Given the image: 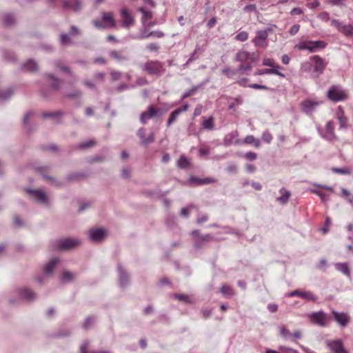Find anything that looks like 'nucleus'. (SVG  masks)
<instances>
[{
	"label": "nucleus",
	"mask_w": 353,
	"mask_h": 353,
	"mask_svg": "<svg viewBox=\"0 0 353 353\" xmlns=\"http://www.w3.org/2000/svg\"><path fill=\"white\" fill-rule=\"evenodd\" d=\"M96 144L95 141H93V140H90V141H85L83 143H81L80 145H79V148H90V147H92L94 146V145Z\"/></svg>",
	"instance_id": "nucleus-51"
},
{
	"label": "nucleus",
	"mask_w": 353,
	"mask_h": 353,
	"mask_svg": "<svg viewBox=\"0 0 353 353\" xmlns=\"http://www.w3.org/2000/svg\"><path fill=\"white\" fill-rule=\"evenodd\" d=\"M310 321L321 327L327 326L330 323V317L323 311L312 312L307 315Z\"/></svg>",
	"instance_id": "nucleus-5"
},
{
	"label": "nucleus",
	"mask_w": 353,
	"mask_h": 353,
	"mask_svg": "<svg viewBox=\"0 0 353 353\" xmlns=\"http://www.w3.org/2000/svg\"><path fill=\"white\" fill-rule=\"evenodd\" d=\"M314 63V70L319 74H321L325 70L327 62L319 55H314L310 57Z\"/></svg>",
	"instance_id": "nucleus-11"
},
{
	"label": "nucleus",
	"mask_w": 353,
	"mask_h": 353,
	"mask_svg": "<svg viewBox=\"0 0 353 353\" xmlns=\"http://www.w3.org/2000/svg\"><path fill=\"white\" fill-rule=\"evenodd\" d=\"M302 292L303 291H301L300 290H295L290 292L288 294V296L289 297L298 296V297L301 298Z\"/></svg>",
	"instance_id": "nucleus-58"
},
{
	"label": "nucleus",
	"mask_w": 353,
	"mask_h": 353,
	"mask_svg": "<svg viewBox=\"0 0 353 353\" xmlns=\"http://www.w3.org/2000/svg\"><path fill=\"white\" fill-rule=\"evenodd\" d=\"M262 139L265 143H270L273 139V137L270 132L265 131L262 134Z\"/></svg>",
	"instance_id": "nucleus-45"
},
{
	"label": "nucleus",
	"mask_w": 353,
	"mask_h": 353,
	"mask_svg": "<svg viewBox=\"0 0 353 353\" xmlns=\"http://www.w3.org/2000/svg\"><path fill=\"white\" fill-rule=\"evenodd\" d=\"M63 7L77 11L81 8V2L79 0H66L63 3Z\"/></svg>",
	"instance_id": "nucleus-22"
},
{
	"label": "nucleus",
	"mask_w": 353,
	"mask_h": 353,
	"mask_svg": "<svg viewBox=\"0 0 353 353\" xmlns=\"http://www.w3.org/2000/svg\"><path fill=\"white\" fill-rule=\"evenodd\" d=\"M267 39V31L258 30L256 32V37L253 38L252 42L256 47L265 48L268 45Z\"/></svg>",
	"instance_id": "nucleus-7"
},
{
	"label": "nucleus",
	"mask_w": 353,
	"mask_h": 353,
	"mask_svg": "<svg viewBox=\"0 0 353 353\" xmlns=\"http://www.w3.org/2000/svg\"><path fill=\"white\" fill-rule=\"evenodd\" d=\"M101 16V20L99 19L92 20V24L95 28L101 30L116 27L117 22L112 12H102Z\"/></svg>",
	"instance_id": "nucleus-2"
},
{
	"label": "nucleus",
	"mask_w": 353,
	"mask_h": 353,
	"mask_svg": "<svg viewBox=\"0 0 353 353\" xmlns=\"http://www.w3.org/2000/svg\"><path fill=\"white\" fill-rule=\"evenodd\" d=\"M88 343H84L80 347L81 353H88Z\"/></svg>",
	"instance_id": "nucleus-64"
},
{
	"label": "nucleus",
	"mask_w": 353,
	"mask_h": 353,
	"mask_svg": "<svg viewBox=\"0 0 353 353\" xmlns=\"http://www.w3.org/2000/svg\"><path fill=\"white\" fill-rule=\"evenodd\" d=\"M263 74H276L281 77H284L285 75L279 72L276 68L270 69H259L254 72V75H263Z\"/></svg>",
	"instance_id": "nucleus-23"
},
{
	"label": "nucleus",
	"mask_w": 353,
	"mask_h": 353,
	"mask_svg": "<svg viewBox=\"0 0 353 353\" xmlns=\"http://www.w3.org/2000/svg\"><path fill=\"white\" fill-rule=\"evenodd\" d=\"M188 108L189 105L188 104H185L172 112L167 121V127H170L174 122L177 120L179 114L182 112H186Z\"/></svg>",
	"instance_id": "nucleus-15"
},
{
	"label": "nucleus",
	"mask_w": 353,
	"mask_h": 353,
	"mask_svg": "<svg viewBox=\"0 0 353 353\" xmlns=\"http://www.w3.org/2000/svg\"><path fill=\"white\" fill-rule=\"evenodd\" d=\"M338 119L339 121L340 125L341 128H344L346 126L347 119L344 116L343 111L341 107H339L338 112H337Z\"/></svg>",
	"instance_id": "nucleus-35"
},
{
	"label": "nucleus",
	"mask_w": 353,
	"mask_h": 353,
	"mask_svg": "<svg viewBox=\"0 0 353 353\" xmlns=\"http://www.w3.org/2000/svg\"><path fill=\"white\" fill-rule=\"evenodd\" d=\"M250 88H254V89H259V90H267L268 88L265 85H259L257 83H253L249 85Z\"/></svg>",
	"instance_id": "nucleus-62"
},
{
	"label": "nucleus",
	"mask_w": 353,
	"mask_h": 353,
	"mask_svg": "<svg viewBox=\"0 0 353 353\" xmlns=\"http://www.w3.org/2000/svg\"><path fill=\"white\" fill-rule=\"evenodd\" d=\"M222 73L229 78H232L236 74V71L231 68H225L222 70Z\"/></svg>",
	"instance_id": "nucleus-47"
},
{
	"label": "nucleus",
	"mask_w": 353,
	"mask_h": 353,
	"mask_svg": "<svg viewBox=\"0 0 353 353\" xmlns=\"http://www.w3.org/2000/svg\"><path fill=\"white\" fill-rule=\"evenodd\" d=\"M105 235V231L103 229L92 230L90 232V239L92 241H99Z\"/></svg>",
	"instance_id": "nucleus-25"
},
{
	"label": "nucleus",
	"mask_w": 353,
	"mask_h": 353,
	"mask_svg": "<svg viewBox=\"0 0 353 353\" xmlns=\"http://www.w3.org/2000/svg\"><path fill=\"white\" fill-rule=\"evenodd\" d=\"M241 143L244 144L254 145V146L256 148H259L261 145L259 140L255 139L252 135L246 136L242 141L237 139L234 141V143L236 144H240Z\"/></svg>",
	"instance_id": "nucleus-20"
},
{
	"label": "nucleus",
	"mask_w": 353,
	"mask_h": 353,
	"mask_svg": "<svg viewBox=\"0 0 353 353\" xmlns=\"http://www.w3.org/2000/svg\"><path fill=\"white\" fill-rule=\"evenodd\" d=\"M235 136L233 134H229L225 136L224 141L227 144H231Z\"/></svg>",
	"instance_id": "nucleus-61"
},
{
	"label": "nucleus",
	"mask_w": 353,
	"mask_h": 353,
	"mask_svg": "<svg viewBox=\"0 0 353 353\" xmlns=\"http://www.w3.org/2000/svg\"><path fill=\"white\" fill-rule=\"evenodd\" d=\"M20 294L23 298L27 300H32L36 296V294L34 292L26 288L22 289L20 292Z\"/></svg>",
	"instance_id": "nucleus-33"
},
{
	"label": "nucleus",
	"mask_w": 353,
	"mask_h": 353,
	"mask_svg": "<svg viewBox=\"0 0 353 353\" xmlns=\"http://www.w3.org/2000/svg\"><path fill=\"white\" fill-rule=\"evenodd\" d=\"M279 350L284 353H299L297 350L285 346H280Z\"/></svg>",
	"instance_id": "nucleus-52"
},
{
	"label": "nucleus",
	"mask_w": 353,
	"mask_h": 353,
	"mask_svg": "<svg viewBox=\"0 0 353 353\" xmlns=\"http://www.w3.org/2000/svg\"><path fill=\"white\" fill-rule=\"evenodd\" d=\"M312 192L318 195L323 201L328 200V196L325 193L317 190H313Z\"/></svg>",
	"instance_id": "nucleus-48"
},
{
	"label": "nucleus",
	"mask_w": 353,
	"mask_h": 353,
	"mask_svg": "<svg viewBox=\"0 0 353 353\" xmlns=\"http://www.w3.org/2000/svg\"><path fill=\"white\" fill-rule=\"evenodd\" d=\"M47 81L50 84L51 89L53 90H57L61 83L60 79H56L51 74L47 75Z\"/></svg>",
	"instance_id": "nucleus-27"
},
{
	"label": "nucleus",
	"mask_w": 353,
	"mask_h": 353,
	"mask_svg": "<svg viewBox=\"0 0 353 353\" xmlns=\"http://www.w3.org/2000/svg\"><path fill=\"white\" fill-rule=\"evenodd\" d=\"M326 47V43L323 41H303L295 46V48L299 50H308L310 52H314L318 49H323Z\"/></svg>",
	"instance_id": "nucleus-4"
},
{
	"label": "nucleus",
	"mask_w": 353,
	"mask_h": 353,
	"mask_svg": "<svg viewBox=\"0 0 353 353\" xmlns=\"http://www.w3.org/2000/svg\"><path fill=\"white\" fill-rule=\"evenodd\" d=\"M299 28H300V26L299 24L293 25L291 27L289 32L291 35H294L299 32Z\"/></svg>",
	"instance_id": "nucleus-57"
},
{
	"label": "nucleus",
	"mask_w": 353,
	"mask_h": 353,
	"mask_svg": "<svg viewBox=\"0 0 353 353\" xmlns=\"http://www.w3.org/2000/svg\"><path fill=\"white\" fill-rule=\"evenodd\" d=\"M220 292L223 295L229 296H232L235 294L232 288L230 285L226 284H224L221 286V288H220Z\"/></svg>",
	"instance_id": "nucleus-31"
},
{
	"label": "nucleus",
	"mask_w": 353,
	"mask_h": 353,
	"mask_svg": "<svg viewBox=\"0 0 353 353\" xmlns=\"http://www.w3.org/2000/svg\"><path fill=\"white\" fill-rule=\"evenodd\" d=\"M139 10L142 13V14H143V20L146 21V20H149V19H152V12L151 11L146 10H145L143 8H140Z\"/></svg>",
	"instance_id": "nucleus-43"
},
{
	"label": "nucleus",
	"mask_w": 353,
	"mask_h": 353,
	"mask_svg": "<svg viewBox=\"0 0 353 353\" xmlns=\"http://www.w3.org/2000/svg\"><path fill=\"white\" fill-rule=\"evenodd\" d=\"M174 297L177 299L179 301L188 303L192 304L194 303V300L188 294H174Z\"/></svg>",
	"instance_id": "nucleus-32"
},
{
	"label": "nucleus",
	"mask_w": 353,
	"mask_h": 353,
	"mask_svg": "<svg viewBox=\"0 0 353 353\" xmlns=\"http://www.w3.org/2000/svg\"><path fill=\"white\" fill-rule=\"evenodd\" d=\"M256 154L253 152H249L245 154L244 157L250 161H252L256 159Z\"/></svg>",
	"instance_id": "nucleus-54"
},
{
	"label": "nucleus",
	"mask_w": 353,
	"mask_h": 353,
	"mask_svg": "<svg viewBox=\"0 0 353 353\" xmlns=\"http://www.w3.org/2000/svg\"><path fill=\"white\" fill-rule=\"evenodd\" d=\"M268 309L270 312H276L278 310V306L276 304H269L268 305Z\"/></svg>",
	"instance_id": "nucleus-63"
},
{
	"label": "nucleus",
	"mask_w": 353,
	"mask_h": 353,
	"mask_svg": "<svg viewBox=\"0 0 353 353\" xmlns=\"http://www.w3.org/2000/svg\"><path fill=\"white\" fill-rule=\"evenodd\" d=\"M192 236L196 238L194 241V245L196 248H201L206 243L210 242L212 237L210 234L199 235V230H193L191 232Z\"/></svg>",
	"instance_id": "nucleus-9"
},
{
	"label": "nucleus",
	"mask_w": 353,
	"mask_h": 353,
	"mask_svg": "<svg viewBox=\"0 0 353 353\" xmlns=\"http://www.w3.org/2000/svg\"><path fill=\"white\" fill-rule=\"evenodd\" d=\"M280 335L283 339L290 338L292 336V333L290 330L284 325H282L279 328Z\"/></svg>",
	"instance_id": "nucleus-40"
},
{
	"label": "nucleus",
	"mask_w": 353,
	"mask_h": 353,
	"mask_svg": "<svg viewBox=\"0 0 353 353\" xmlns=\"http://www.w3.org/2000/svg\"><path fill=\"white\" fill-rule=\"evenodd\" d=\"M235 60L240 62L239 71L243 73L252 70V64L254 62L255 58L254 54L245 50H240L236 53Z\"/></svg>",
	"instance_id": "nucleus-1"
},
{
	"label": "nucleus",
	"mask_w": 353,
	"mask_h": 353,
	"mask_svg": "<svg viewBox=\"0 0 353 353\" xmlns=\"http://www.w3.org/2000/svg\"><path fill=\"white\" fill-rule=\"evenodd\" d=\"M301 298L306 301H316L317 300V296L310 291H303Z\"/></svg>",
	"instance_id": "nucleus-36"
},
{
	"label": "nucleus",
	"mask_w": 353,
	"mask_h": 353,
	"mask_svg": "<svg viewBox=\"0 0 353 353\" xmlns=\"http://www.w3.org/2000/svg\"><path fill=\"white\" fill-rule=\"evenodd\" d=\"M60 42L62 45L69 44L71 43V39L66 33H62L60 37Z\"/></svg>",
	"instance_id": "nucleus-46"
},
{
	"label": "nucleus",
	"mask_w": 353,
	"mask_h": 353,
	"mask_svg": "<svg viewBox=\"0 0 353 353\" xmlns=\"http://www.w3.org/2000/svg\"><path fill=\"white\" fill-rule=\"evenodd\" d=\"M93 323H94V319L92 317H88L85 320V321L83 324V327L84 329L87 330L90 327V325Z\"/></svg>",
	"instance_id": "nucleus-53"
},
{
	"label": "nucleus",
	"mask_w": 353,
	"mask_h": 353,
	"mask_svg": "<svg viewBox=\"0 0 353 353\" xmlns=\"http://www.w3.org/2000/svg\"><path fill=\"white\" fill-rule=\"evenodd\" d=\"M110 76L112 79V80L116 81L121 78V73L118 71H112L110 72Z\"/></svg>",
	"instance_id": "nucleus-59"
},
{
	"label": "nucleus",
	"mask_w": 353,
	"mask_h": 353,
	"mask_svg": "<svg viewBox=\"0 0 353 353\" xmlns=\"http://www.w3.org/2000/svg\"><path fill=\"white\" fill-rule=\"evenodd\" d=\"M110 58L115 59L118 61H125L128 57L125 55L123 50H111L109 53Z\"/></svg>",
	"instance_id": "nucleus-24"
},
{
	"label": "nucleus",
	"mask_w": 353,
	"mask_h": 353,
	"mask_svg": "<svg viewBox=\"0 0 353 353\" xmlns=\"http://www.w3.org/2000/svg\"><path fill=\"white\" fill-rule=\"evenodd\" d=\"M326 345L334 353H348L345 349L341 340L327 341Z\"/></svg>",
	"instance_id": "nucleus-10"
},
{
	"label": "nucleus",
	"mask_w": 353,
	"mask_h": 353,
	"mask_svg": "<svg viewBox=\"0 0 353 353\" xmlns=\"http://www.w3.org/2000/svg\"><path fill=\"white\" fill-rule=\"evenodd\" d=\"M23 68L26 71L34 72L38 69V65L33 60H29L24 63Z\"/></svg>",
	"instance_id": "nucleus-30"
},
{
	"label": "nucleus",
	"mask_w": 353,
	"mask_h": 353,
	"mask_svg": "<svg viewBox=\"0 0 353 353\" xmlns=\"http://www.w3.org/2000/svg\"><path fill=\"white\" fill-rule=\"evenodd\" d=\"M323 138L327 141H332L336 138L334 133V125L332 121L326 123L325 128L321 132Z\"/></svg>",
	"instance_id": "nucleus-13"
},
{
	"label": "nucleus",
	"mask_w": 353,
	"mask_h": 353,
	"mask_svg": "<svg viewBox=\"0 0 353 353\" xmlns=\"http://www.w3.org/2000/svg\"><path fill=\"white\" fill-rule=\"evenodd\" d=\"M74 278V274L70 272H64L62 274V279L64 281H70Z\"/></svg>",
	"instance_id": "nucleus-50"
},
{
	"label": "nucleus",
	"mask_w": 353,
	"mask_h": 353,
	"mask_svg": "<svg viewBox=\"0 0 353 353\" xmlns=\"http://www.w3.org/2000/svg\"><path fill=\"white\" fill-rule=\"evenodd\" d=\"M336 269L343 273L345 275L350 276V270L347 265L345 263H339L336 265Z\"/></svg>",
	"instance_id": "nucleus-39"
},
{
	"label": "nucleus",
	"mask_w": 353,
	"mask_h": 353,
	"mask_svg": "<svg viewBox=\"0 0 353 353\" xmlns=\"http://www.w3.org/2000/svg\"><path fill=\"white\" fill-rule=\"evenodd\" d=\"M327 97L333 101H339L347 99V94L341 87L333 85L327 92Z\"/></svg>",
	"instance_id": "nucleus-6"
},
{
	"label": "nucleus",
	"mask_w": 353,
	"mask_h": 353,
	"mask_svg": "<svg viewBox=\"0 0 353 353\" xmlns=\"http://www.w3.org/2000/svg\"><path fill=\"white\" fill-rule=\"evenodd\" d=\"M332 313L334 320L342 327H345L350 322V317L347 313L338 312L336 311H332Z\"/></svg>",
	"instance_id": "nucleus-16"
},
{
	"label": "nucleus",
	"mask_w": 353,
	"mask_h": 353,
	"mask_svg": "<svg viewBox=\"0 0 353 353\" xmlns=\"http://www.w3.org/2000/svg\"><path fill=\"white\" fill-rule=\"evenodd\" d=\"M13 93V91L11 89H8L5 91L0 92V98L6 99L10 97Z\"/></svg>",
	"instance_id": "nucleus-49"
},
{
	"label": "nucleus",
	"mask_w": 353,
	"mask_h": 353,
	"mask_svg": "<svg viewBox=\"0 0 353 353\" xmlns=\"http://www.w3.org/2000/svg\"><path fill=\"white\" fill-rule=\"evenodd\" d=\"M150 37H154L157 38H161L163 37V33L161 31H152L148 34H143L141 36V39L148 38Z\"/></svg>",
	"instance_id": "nucleus-41"
},
{
	"label": "nucleus",
	"mask_w": 353,
	"mask_h": 353,
	"mask_svg": "<svg viewBox=\"0 0 353 353\" xmlns=\"http://www.w3.org/2000/svg\"><path fill=\"white\" fill-rule=\"evenodd\" d=\"M145 130L144 128H140L137 132V135L141 139V143L143 145L151 143L154 141V136L153 133H150L148 137L145 138Z\"/></svg>",
	"instance_id": "nucleus-18"
},
{
	"label": "nucleus",
	"mask_w": 353,
	"mask_h": 353,
	"mask_svg": "<svg viewBox=\"0 0 353 353\" xmlns=\"http://www.w3.org/2000/svg\"><path fill=\"white\" fill-rule=\"evenodd\" d=\"M332 170L333 172L339 174H350L352 173V170L350 168L345 167V168H332Z\"/></svg>",
	"instance_id": "nucleus-38"
},
{
	"label": "nucleus",
	"mask_w": 353,
	"mask_h": 353,
	"mask_svg": "<svg viewBox=\"0 0 353 353\" xmlns=\"http://www.w3.org/2000/svg\"><path fill=\"white\" fill-rule=\"evenodd\" d=\"M248 39V33L245 31H242L238 33L235 39L239 41H245Z\"/></svg>",
	"instance_id": "nucleus-42"
},
{
	"label": "nucleus",
	"mask_w": 353,
	"mask_h": 353,
	"mask_svg": "<svg viewBox=\"0 0 353 353\" xmlns=\"http://www.w3.org/2000/svg\"><path fill=\"white\" fill-rule=\"evenodd\" d=\"M332 26L336 27L339 31L342 32L346 36L353 35V25H342L339 21L333 20Z\"/></svg>",
	"instance_id": "nucleus-17"
},
{
	"label": "nucleus",
	"mask_w": 353,
	"mask_h": 353,
	"mask_svg": "<svg viewBox=\"0 0 353 353\" xmlns=\"http://www.w3.org/2000/svg\"><path fill=\"white\" fill-rule=\"evenodd\" d=\"M27 192L30 193L32 196H33L37 201L41 203H46L48 201V197L46 194L40 190H26Z\"/></svg>",
	"instance_id": "nucleus-19"
},
{
	"label": "nucleus",
	"mask_w": 353,
	"mask_h": 353,
	"mask_svg": "<svg viewBox=\"0 0 353 353\" xmlns=\"http://www.w3.org/2000/svg\"><path fill=\"white\" fill-rule=\"evenodd\" d=\"M210 153V148L208 147L201 148L199 154L201 157L208 156Z\"/></svg>",
	"instance_id": "nucleus-56"
},
{
	"label": "nucleus",
	"mask_w": 353,
	"mask_h": 353,
	"mask_svg": "<svg viewBox=\"0 0 353 353\" xmlns=\"http://www.w3.org/2000/svg\"><path fill=\"white\" fill-rule=\"evenodd\" d=\"M159 111V110L152 105L148 106V110L143 112L140 115L141 123L145 124L149 119L155 117Z\"/></svg>",
	"instance_id": "nucleus-12"
},
{
	"label": "nucleus",
	"mask_w": 353,
	"mask_h": 353,
	"mask_svg": "<svg viewBox=\"0 0 353 353\" xmlns=\"http://www.w3.org/2000/svg\"><path fill=\"white\" fill-rule=\"evenodd\" d=\"M202 110H203L202 105H201V104L197 105L194 110L193 117H196L199 116L202 112Z\"/></svg>",
	"instance_id": "nucleus-55"
},
{
	"label": "nucleus",
	"mask_w": 353,
	"mask_h": 353,
	"mask_svg": "<svg viewBox=\"0 0 353 353\" xmlns=\"http://www.w3.org/2000/svg\"><path fill=\"white\" fill-rule=\"evenodd\" d=\"M14 21V17L10 14H6L3 19V23L5 26H10Z\"/></svg>",
	"instance_id": "nucleus-44"
},
{
	"label": "nucleus",
	"mask_w": 353,
	"mask_h": 353,
	"mask_svg": "<svg viewBox=\"0 0 353 353\" xmlns=\"http://www.w3.org/2000/svg\"><path fill=\"white\" fill-rule=\"evenodd\" d=\"M280 193L281 196L277 198V201L282 204L286 203L288 201L290 196L291 195L290 192L285 188H281L280 190Z\"/></svg>",
	"instance_id": "nucleus-29"
},
{
	"label": "nucleus",
	"mask_w": 353,
	"mask_h": 353,
	"mask_svg": "<svg viewBox=\"0 0 353 353\" xmlns=\"http://www.w3.org/2000/svg\"><path fill=\"white\" fill-rule=\"evenodd\" d=\"M121 17L122 26L123 28H129L134 24V19L128 9H121Z\"/></svg>",
	"instance_id": "nucleus-8"
},
{
	"label": "nucleus",
	"mask_w": 353,
	"mask_h": 353,
	"mask_svg": "<svg viewBox=\"0 0 353 353\" xmlns=\"http://www.w3.org/2000/svg\"><path fill=\"white\" fill-rule=\"evenodd\" d=\"M59 262V259L57 258L53 259L51 260L49 263H48L44 268V271L46 274L51 273L54 268L56 267L57 264Z\"/></svg>",
	"instance_id": "nucleus-34"
},
{
	"label": "nucleus",
	"mask_w": 353,
	"mask_h": 353,
	"mask_svg": "<svg viewBox=\"0 0 353 353\" xmlns=\"http://www.w3.org/2000/svg\"><path fill=\"white\" fill-rule=\"evenodd\" d=\"M203 122L201 123L202 128L207 130H212L214 128V119L213 117H210L208 119L203 117Z\"/></svg>",
	"instance_id": "nucleus-26"
},
{
	"label": "nucleus",
	"mask_w": 353,
	"mask_h": 353,
	"mask_svg": "<svg viewBox=\"0 0 353 353\" xmlns=\"http://www.w3.org/2000/svg\"><path fill=\"white\" fill-rule=\"evenodd\" d=\"M263 65L272 67V68L279 69L280 66L276 63L275 61L272 58H264L263 59Z\"/></svg>",
	"instance_id": "nucleus-37"
},
{
	"label": "nucleus",
	"mask_w": 353,
	"mask_h": 353,
	"mask_svg": "<svg viewBox=\"0 0 353 353\" xmlns=\"http://www.w3.org/2000/svg\"><path fill=\"white\" fill-rule=\"evenodd\" d=\"M177 165L181 169H188L191 166L190 160L184 155H181L177 162Z\"/></svg>",
	"instance_id": "nucleus-28"
},
{
	"label": "nucleus",
	"mask_w": 353,
	"mask_h": 353,
	"mask_svg": "<svg viewBox=\"0 0 353 353\" xmlns=\"http://www.w3.org/2000/svg\"><path fill=\"white\" fill-rule=\"evenodd\" d=\"M80 244L79 240L75 239H63L59 241L58 248L59 250H68L75 248Z\"/></svg>",
	"instance_id": "nucleus-14"
},
{
	"label": "nucleus",
	"mask_w": 353,
	"mask_h": 353,
	"mask_svg": "<svg viewBox=\"0 0 353 353\" xmlns=\"http://www.w3.org/2000/svg\"><path fill=\"white\" fill-rule=\"evenodd\" d=\"M195 91H196V89L193 88V89H191V90L184 92L182 96V99H184L189 97H191L192 95H193L194 94Z\"/></svg>",
	"instance_id": "nucleus-60"
},
{
	"label": "nucleus",
	"mask_w": 353,
	"mask_h": 353,
	"mask_svg": "<svg viewBox=\"0 0 353 353\" xmlns=\"http://www.w3.org/2000/svg\"><path fill=\"white\" fill-rule=\"evenodd\" d=\"M190 181L199 185L210 184L217 182V179L213 177L197 178L195 176H191Z\"/></svg>",
	"instance_id": "nucleus-21"
},
{
	"label": "nucleus",
	"mask_w": 353,
	"mask_h": 353,
	"mask_svg": "<svg viewBox=\"0 0 353 353\" xmlns=\"http://www.w3.org/2000/svg\"><path fill=\"white\" fill-rule=\"evenodd\" d=\"M143 70L150 75L161 76L165 69L161 61H148L143 65Z\"/></svg>",
	"instance_id": "nucleus-3"
}]
</instances>
